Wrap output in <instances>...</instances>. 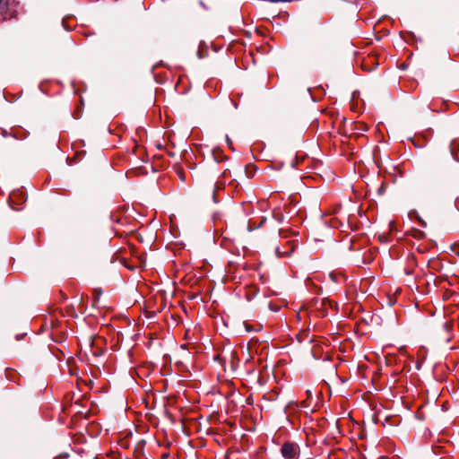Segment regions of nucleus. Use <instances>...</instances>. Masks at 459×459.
I'll use <instances>...</instances> for the list:
<instances>
[{"label": "nucleus", "instance_id": "nucleus-9", "mask_svg": "<svg viewBox=\"0 0 459 459\" xmlns=\"http://www.w3.org/2000/svg\"><path fill=\"white\" fill-rule=\"evenodd\" d=\"M410 214H411V215H416V214H417V212H411Z\"/></svg>", "mask_w": 459, "mask_h": 459}, {"label": "nucleus", "instance_id": "nucleus-8", "mask_svg": "<svg viewBox=\"0 0 459 459\" xmlns=\"http://www.w3.org/2000/svg\"><path fill=\"white\" fill-rule=\"evenodd\" d=\"M91 353H92L94 356H99V355H100V352L94 351L91 348Z\"/></svg>", "mask_w": 459, "mask_h": 459}, {"label": "nucleus", "instance_id": "nucleus-10", "mask_svg": "<svg viewBox=\"0 0 459 459\" xmlns=\"http://www.w3.org/2000/svg\"><path fill=\"white\" fill-rule=\"evenodd\" d=\"M179 178H181V180H185V178H184L183 175H180V174H179Z\"/></svg>", "mask_w": 459, "mask_h": 459}, {"label": "nucleus", "instance_id": "nucleus-7", "mask_svg": "<svg viewBox=\"0 0 459 459\" xmlns=\"http://www.w3.org/2000/svg\"><path fill=\"white\" fill-rule=\"evenodd\" d=\"M15 204V203H9V206H10L13 210H17V211H18V210H21V209H22V208H17V207H15L14 205H13V204Z\"/></svg>", "mask_w": 459, "mask_h": 459}, {"label": "nucleus", "instance_id": "nucleus-4", "mask_svg": "<svg viewBox=\"0 0 459 459\" xmlns=\"http://www.w3.org/2000/svg\"><path fill=\"white\" fill-rule=\"evenodd\" d=\"M273 217L279 222L282 221L284 220L283 213L277 208H274L273 210Z\"/></svg>", "mask_w": 459, "mask_h": 459}, {"label": "nucleus", "instance_id": "nucleus-1", "mask_svg": "<svg viewBox=\"0 0 459 459\" xmlns=\"http://www.w3.org/2000/svg\"><path fill=\"white\" fill-rule=\"evenodd\" d=\"M281 452L285 459H299V447L294 443H284L281 448Z\"/></svg>", "mask_w": 459, "mask_h": 459}, {"label": "nucleus", "instance_id": "nucleus-5", "mask_svg": "<svg viewBox=\"0 0 459 459\" xmlns=\"http://www.w3.org/2000/svg\"><path fill=\"white\" fill-rule=\"evenodd\" d=\"M221 188L222 187L220 186H215L213 187V190H212V199H213V201H215L217 198L221 197L219 192L221 190Z\"/></svg>", "mask_w": 459, "mask_h": 459}, {"label": "nucleus", "instance_id": "nucleus-3", "mask_svg": "<svg viewBox=\"0 0 459 459\" xmlns=\"http://www.w3.org/2000/svg\"><path fill=\"white\" fill-rule=\"evenodd\" d=\"M10 15L8 0H0V19L6 20Z\"/></svg>", "mask_w": 459, "mask_h": 459}, {"label": "nucleus", "instance_id": "nucleus-2", "mask_svg": "<svg viewBox=\"0 0 459 459\" xmlns=\"http://www.w3.org/2000/svg\"><path fill=\"white\" fill-rule=\"evenodd\" d=\"M295 249V244L292 240L286 241L285 245L276 247V255L278 257H287L290 256Z\"/></svg>", "mask_w": 459, "mask_h": 459}, {"label": "nucleus", "instance_id": "nucleus-6", "mask_svg": "<svg viewBox=\"0 0 459 459\" xmlns=\"http://www.w3.org/2000/svg\"><path fill=\"white\" fill-rule=\"evenodd\" d=\"M451 327H452V325H451V323H450V322H448V321H446V322L443 324V329H444L446 332H447V333H449V332H450Z\"/></svg>", "mask_w": 459, "mask_h": 459}]
</instances>
